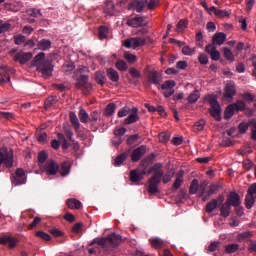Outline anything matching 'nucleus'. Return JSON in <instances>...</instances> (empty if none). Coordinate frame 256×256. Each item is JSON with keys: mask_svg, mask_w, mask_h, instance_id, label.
I'll use <instances>...</instances> for the list:
<instances>
[{"mask_svg": "<svg viewBox=\"0 0 256 256\" xmlns=\"http://www.w3.org/2000/svg\"><path fill=\"white\" fill-rule=\"evenodd\" d=\"M48 157L49 156L47 155V152L41 151L38 154V163H45V161H47Z\"/></svg>", "mask_w": 256, "mask_h": 256, "instance_id": "obj_63", "label": "nucleus"}, {"mask_svg": "<svg viewBox=\"0 0 256 256\" xmlns=\"http://www.w3.org/2000/svg\"><path fill=\"white\" fill-rule=\"evenodd\" d=\"M249 125H250L249 122L248 123H245V122L240 123L238 126L239 133H241L242 135L244 133H247V130L249 129Z\"/></svg>", "mask_w": 256, "mask_h": 256, "instance_id": "obj_55", "label": "nucleus"}, {"mask_svg": "<svg viewBox=\"0 0 256 256\" xmlns=\"http://www.w3.org/2000/svg\"><path fill=\"white\" fill-rule=\"evenodd\" d=\"M95 81L98 85L103 87L107 83V78L105 77V72L98 71L95 73Z\"/></svg>", "mask_w": 256, "mask_h": 256, "instance_id": "obj_25", "label": "nucleus"}, {"mask_svg": "<svg viewBox=\"0 0 256 256\" xmlns=\"http://www.w3.org/2000/svg\"><path fill=\"white\" fill-rule=\"evenodd\" d=\"M78 117L81 123H89V113L85 109H80L78 113Z\"/></svg>", "mask_w": 256, "mask_h": 256, "instance_id": "obj_37", "label": "nucleus"}, {"mask_svg": "<svg viewBox=\"0 0 256 256\" xmlns=\"http://www.w3.org/2000/svg\"><path fill=\"white\" fill-rule=\"evenodd\" d=\"M236 94L237 90H235V86H233L232 84H226L224 94L225 99H233V97H235Z\"/></svg>", "mask_w": 256, "mask_h": 256, "instance_id": "obj_20", "label": "nucleus"}, {"mask_svg": "<svg viewBox=\"0 0 256 256\" xmlns=\"http://www.w3.org/2000/svg\"><path fill=\"white\" fill-rule=\"evenodd\" d=\"M248 195H252L253 197H256V183H253L250 185L247 191Z\"/></svg>", "mask_w": 256, "mask_h": 256, "instance_id": "obj_64", "label": "nucleus"}, {"mask_svg": "<svg viewBox=\"0 0 256 256\" xmlns=\"http://www.w3.org/2000/svg\"><path fill=\"white\" fill-rule=\"evenodd\" d=\"M200 97H201V93L199 92V90H194L187 97V101L190 104L197 103L199 101Z\"/></svg>", "mask_w": 256, "mask_h": 256, "instance_id": "obj_28", "label": "nucleus"}, {"mask_svg": "<svg viewBox=\"0 0 256 256\" xmlns=\"http://www.w3.org/2000/svg\"><path fill=\"white\" fill-rule=\"evenodd\" d=\"M124 59L131 65H133V63H137V56L129 52L124 53Z\"/></svg>", "mask_w": 256, "mask_h": 256, "instance_id": "obj_47", "label": "nucleus"}, {"mask_svg": "<svg viewBox=\"0 0 256 256\" xmlns=\"http://www.w3.org/2000/svg\"><path fill=\"white\" fill-rule=\"evenodd\" d=\"M198 61L200 65H207V63H209V57L206 56V54L201 53L198 56Z\"/></svg>", "mask_w": 256, "mask_h": 256, "instance_id": "obj_59", "label": "nucleus"}, {"mask_svg": "<svg viewBox=\"0 0 256 256\" xmlns=\"http://www.w3.org/2000/svg\"><path fill=\"white\" fill-rule=\"evenodd\" d=\"M100 114L97 111H93L89 116V121L91 122V125H95L97 121L99 120Z\"/></svg>", "mask_w": 256, "mask_h": 256, "instance_id": "obj_51", "label": "nucleus"}, {"mask_svg": "<svg viewBox=\"0 0 256 256\" xmlns=\"http://www.w3.org/2000/svg\"><path fill=\"white\" fill-rule=\"evenodd\" d=\"M4 163L7 169H11L13 167V154L9 152H0V167Z\"/></svg>", "mask_w": 256, "mask_h": 256, "instance_id": "obj_9", "label": "nucleus"}, {"mask_svg": "<svg viewBox=\"0 0 256 256\" xmlns=\"http://www.w3.org/2000/svg\"><path fill=\"white\" fill-rule=\"evenodd\" d=\"M104 13L113 17L115 15V3L113 1H107L104 7Z\"/></svg>", "mask_w": 256, "mask_h": 256, "instance_id": "obj_24", "label": "nucleus"}, {"mask_svg": "<svg viewBox=\"0 0 256 256\" xmlns=\"http://www.w3.org/2000/svg\"><path fill=\"white\" fill-rule=\"evenodd\" d=\"M204 100L208 101L211 106L209 113L213 119H215V121H221V105H219V102L217 101V96L213 94L207 95L204 97Z\"/></svg>", "mask_w": 256, "mask_h": 256, "instance_id": "obj_4", "label": "nucleus"}, {"mask_svg": "<svg viewBox=\"0 0 256 256\" xmlns=\"http://www.w3.org/2000/svg\"><path fill=\"white\" fill-rule=\"evenodd\" d=\"M69 117H70V123L75 129V132L79 133V129H81V123H79V118H77V114H75V112H70Z\"/></svg>", "mask_w": 256, "mask_h": 256, "instance_id": "obj_18", "label": "nucleus"}, {"mask_svg": "<svg viewBox=\"0 0 256 256\" xmlns=\"http://www.w3.org/2000/svg\"><path fill=\"white\" fill-rule=\"evenodd\" d=\"M58 141H60L62 145V149L67 150L70 147V143H75V140L73 139V130L69 128L64 129V134L63 133H58L57 134ZM68 139V141H67Z\"/></svg>", "mask_w": 256, "mask_h": 256, "instance_id": "obj_5", "label": "nucleus"}, {"mask_svg": "<svg viewBox=\"0 0 256 256\" xmlns=\"http://www.w3.org/2000/svg\"><path fill=\"white\" fill-rule=\"evenodd\" d=\"M182 53H183V55H188V56L194 55L195 54V48H191L189 46H184L182 48Z\"/></svg>", "mask_w": 256, "mask_h": 256, "instance_id": "obj_57", "label": "nucleus"}, {"mask_svg": "<svg viewBox=\"0 0 256 256\" xmlns=\"http://www.w3.org/2000/svg\"><path fill=\"white\" fill-rule=\"evenodd\" d=\"M158 139L160 143H167L169 141V134H167V132H161L158 135Z\"/></svg>", "mask_w": 256, "mask_h": 256, "instance_id": "obj_62", "label": "nucleus"}, {"mask_svg": "<svg viewBox=\"0 0 256 256\" xmlns=\"http://www.w3.org/2000/svg\"><path fill=\"white\" fill-rule=\"evenodd\" d=\"M27 15L29 17H34V18H39V17H42L43 14L41 13V10H37L35 8H30L26 11Z\"/></svg>", "mask_w": 256, "mask_h": 256, "instance_id": "obj_41", "label": "nucleus"}, {"mask_svg": "<svg viewBox=\"0 0 256 256\" xmlns=\"http://www.w3.org/2000/svg\"><path fill=\"white\" fill-rule=\"evenodd\" d=\"M149 243H151L154 249H163L165 247V242L161 238L149 239Z\"/></svg>", "mask_w": 256, "mask_h": 256, "instance_id": "obj_27", "label": "nucleus"}, {"mask_svg": "<svg viewBox=\"0 0 256 256\" xmlns=\"http://www.w3.org/2000/svg\"><path fill=\"white\" fill-rule=\"evenodd\" d=\"M217 17H219L220 19H225V17H229V15H231L230 11L227 10H217L216 14Z\"/></svg>", "mask_w": 256, "mask_h": 256, "instance_id": "obj_53", "label": "nucleus"}, {"mask_svg": "<svg viewBox=\"0 0 256 256\" xmlns=\"http://www.w3.org/2000/svg\"><path fill=\"white\" fill-rule=\"evenodd\" d=\"M226 203H228L230 207H239V205H241V197L237 192H230L227 197Z\"/></svg>", "mask_w": 256, "mask_h": 256, "instance_id": "obj_16", "label": "nucleus"}, {"mask_svg": "<svg viewBox=\"0 0 256 256\" xmlns=\"http://www.w3.org/2000/svg\"><path fill=\"white\" fill-rule=\"evenodd\" d=\"M33 53L20 51L14 56V61H18L20 65H25L28 61H31Z\"/></svg>", "mask_w": 256, "mask_h": 256, "instance_id": "obj_12", "label": "nucleus"}, {"mask_svg": "<svg viewBox=\"0 0 256 256\" xmlns=\"http://www.w3.org/2000/svg\"><path fill=\"white\" fill-rule=\"evenodd\" d=\"M181 185H183V174H178L173 183L172 191H177V189H180Z\"/></svg>", "mask_w": 256, "mask_h": 256, "instance_id": "obj_35", "label": "nucleus"}, {"mask_svg": "<svg viewBox=\"0 0 256 256\" xmlns=\"http://www.w3.org/2000/svg\"><path fill=\"white\" fill-rule=\"evenodd\" d=\"M219 207V204H217V200L212 199L210 202L206 205V213H213L215 209Z\"/></svg>", "mask_w": 256, "mask_h": 256, "instance_id": "obj_30", "label": "nucleus"}, {"mask_svg": "<svg viewBox=\"0 0 256 256\" xmlns=\"http://www.w3.org/2000/svg\"><path fill=\"white\" fill-rule=\"evenodd\" d=\"M153 159H155V153H151L141 160L140 165L137 169H134L130 172V181L132 183H141L146 175H151L148 179V193L150 195H157L159 193V184L161 183V178L164 175L163 172V163H155L150 169V165L153 164Z\"/></svg>", "mask_w": 256, "mask_h": 256, "instance_id": "obj_1", "label": "nucleus"}, {"mask_svg": "<svg viewBox=\"0 0 256 256\" xmlns=\"http://www.w3.org/2000/svg\"><path fill=\"white\" fill-rule=\"evenodd\" d=\"M227 40V35L223 32L216 33L212 38V43L214 45H223Z\"/></svg>", "mask_w": 256, "mask_h": 256, "instance_id": "obj_17", "label": "nucleus"}, {"mask_svg": "<svg viewBox=\"0 0 256 256\" xmlns=\"http://www.w3.org/2000/svg\"><path fill=\"white\" fill-rule=\"evenodd\" d=\"M51 45H53L51 40L42 39L38 42V49H40V51H49V49H51Z\"/></svg>", "mask_w": 256, "mask_h": 256, "instance_id": "obj_22", "label": "nucleus"}, {"mask_svg": "<svg viewBox=\"0 0 256 256\" xmlns=\"http://www.w3.org/2000/svg\"><path fill=\"white\" fill-rule=\"evenodd\" d=\"M221 245V242L219 241H214L208 246V251L210 253H214V251H217L219 249V246Z\"/></svg>", "mask_w": 256, "mask_h": 256, "instance_id": "obj_56", "label": "nucleus"}, {"mask_svg": "<svg viewBox=\"0 0 256 256\" xmlns=\"http://www.w3.org/2000/svg\"><path fill=\"white\" fill-rule=\"evenodd\" d=\"M115 67L116 69H118V71H121L122 73H125V71L129 69V65H127V62H125L124 60H117L115 63Z\"/></svg>", "mask_w": 256, "mask_h": 256, "instance_id": "obj_31", "label": "nucleus"}, {"mask_svg": "<svg viewBox=\"0 0 256 256\" xmlns=\"http://www.w3.org/2000/svg\"><path fill=\"white\" fill-rule=\"evenodd\" d=\"M66 205L69 209H81V201L75 199V198H70L66 201Z\"/></svg>", "mask_w": 256, "mask_h": 256, "instance_id": "obj_26", "label": "nucleus"}, {"mask_svg": "<svg viewBox=\"0 0 256 256\" xmlns=\"http://www.w3.org/2000/svg\"><path fill=\"white\" fill-rule=\"evenodd\" d=\"M208 185L209 182H207V180H204L200 184H198V191L200 193V197H203V195H205V193L207 192Z\"/></svg>", "mask_w": 256, "mask_h": 256, "instance_id": "obj_43", "label": "nucleus"}, {"mask_svg": "<svg viewBox=\"0 0 256 256\" xmlns=\"http://www.w3.org/2000/svg\"><path fill=\"white\" fill-rule=\"evenodd\" d=\"M36 237H40V239H43L44 241H51V235L43 231H37Z\"/></svg>", "mask_w": 256, "mask_h": 256, "instance_id": "obj_54", "label": "nucleus"}, {"mask_svg": "<svg viewBox=\"0 0 256 256\" xmlns=\"http://www.w3.org/2000/svg\"><path fill=\"white\" fill-rule=\"evenodd\" d=\"M45 52H40L32 61V65L37 66V71L42 73L44 77H51L53 73V65L49 60H45Z\"/></svg>", "mask_w": 256, "mask_h": 256, "instance_id": "obj_3", "label": "nucleus"}, {"mask_svg": "<svg viewBox=\"0 0 256 256\" xmlns=\"http://www.w3.org/2000/svg\"><path fill=\"white\" fill-rule=\"evenodd\" d=\"M239 247V244H229L225 247V251L228 255H231L233 253H237V251H239Z\"/></svg>", "mask_w": 256, "mask_h": 256, "instance_id": "obj_42", "label": "nucleus"}, {"mask_svg": "<svg viewBox=\"0 0 256 256\" xmlns=\"http://www.w3.org/2000/svg\"><path fill=\"white\" fill-rule=\"evenodd\" d=\"M55 105V96H49L45 101H44V109L45 111H49L51 107Z\"/></svg>", "mask_w": 256, "mask_h": 256, "instance_id": "obj_39", "label": "nucleus"}, {"mask_svg": "<svg viewBox=\"0 0 256 256\" xmlns=\"http://www.w3.org/2000/svg\"><path fill=\"white\" fill-rule=\"evenodd\" d=\"M139 139V134H134L128 137L127 145H135Z\"/></svg>", "mask_w": 256, "mask_h": 256, "instance_id": "obj_60", "label": "nucleus"}, {"mask_svg": "<svg viewBox=\"0 0 256 256\" xmlns=\"http://www.w3.org/2000/svg\"><path fill=\"white\" fill-rule=\"evenodd\" d=\"M98 33L100 39H107V35H109V28H107V26H100Z\"/></svg>", "mask_w": 256, "mask_h": 256, "instance_id": "obj_46", "label": "nucleus"}, {"mask_svg": "<svg viewBox=\"0 0 256 256\" xmlns=\"http://www.w3.org/2000/svg\"><path fill=\"white\" fill-rule=\"evenodd\" d=\"M18 240L13 236L4 235L0 238V245H8L9 249H15L17 247Z\"/></svg>", "mask_w": 256, "mask_h": 256, "instance_id": "obj_15", "label": "nucleus"}, {"mask_svg": "<svg viewBox=\"0 0 256 256\" xmlns=\"http://www.w3.org/2000/svg\"><path fill=\"white\" fill-rule=\"evenodd\" d=\"M107 77L112 81L113 83H117L119 81V72L113 68H108L107 71Z\"/></svg>", "mask_w": 256, "mask_h": 256, "instance_id": "obj_21", "label": "nucleus"}, {"mask_svg": "<svg viewBox=\"0 0 256 256\" xmlns=\"http://www.w3.org/2000/svg\"><path fill=\"white\" fill-rule=\"evenodd\" d=\"M123 241V238L119 234L111 233L107 235L105 238H95L90 243L91 246L98 245L100 249V253L103 251L104 254L109 253V251H112V249H115V247H119V244Z\"/></svg>", "mask_w": 256, "mask_h": 256, "instance_id": "obj_2", "label": "nucleus"}, {"mask_svg": "<svg viewBox=\"0 0 256 256\" xmlns=\"http://www.w3.org/2000/svg\"><path fill=\"white\" fill-rule=\"evenodd\" d=\"M117 109V106L115 105V103H109L107 106H106V109H105V117H111V115H113L115 113V110Z\"/></svg>", "mask_w": 256, "mask_h": 256, "instance_id": "obj_38", "label": "nucleus"}, {"mask_svg": "<svg viewBox=\"0 0 256 256\" xmlns=\"http://www.w3.org/2000/svg\"><path fill=\"white\" fill-rule=\"evenodd\" d=\"M139 109L137 107L132 108L131 114L124 120V125H133L139 121Z\"/></svg>", "mask_w": 256, "mask_h": 256, "instance_id": "obj_14", "label": "nucleus"}, {"mask_svg": "<svg viewBox=\"0 0 256 256\" xmlns=\"http://www.w3.org/2000/svg\"><path fill=\"white\" fill-rule=\"evenodd\" d=\"M220 215L224 218L231 215V206L229 205V203L225 202L224 204H222L220 208Z\"/></svg>", "mask_w": 256, "mask_h": 256, "instance_id": "obj_29", "label": "nucleus"}, {"mask_svg": "<svg viewBox=\"0 0 256 256\" xmlns=\"http://www.w3.org/2000/svg\"><path fill=\"white\" fill-rule=\"evenodd\" d=\"M193 129L194 131H203V129H205V120H200L194 123Z\"/></svg>", "mask_w": 256, "mask_h": 256, "instance_id": "obj_50", "label": "nucleus"}, {"mask_svg": "<svg viewBox=\"0 0 256 256\" xmlns=\"http://www.w3.org/2000/svg\"><path fill=\"white\" fill-rule=\"evenodd\" d=\"M125 133H127V129L125 127L122 128H116L114 130V135L115 137H123V135H125Z\"/></svg>", "mask_w": 256, "mask_h": 256, "instance_id": "obj_61", "label": "nucleus"}, {"mask_svg": "<svg viewBox=\"0 0 256 256\" xmlns=\"http://www.w3.org/2000/svg\"><path fill=\"white\" fill-rule=\"evenodd\" d=\"M175 85H177V82H175V80H167L161 85V89L162 91L173 90V87H175Z\"/></svg>", "mask_w": 256, "mask_h": 256, "instance_id": "obj_33", "label": "nucleus"}, {"mask_svg": "<svg viewBox=\"0 0 256 256\" xmlns=\"http://www.w3.org/2000/svg\"><path fill=\"white\" fill-rule=\"evenodd\" d=\"M126 25H128V27H133L134 29H137V27H145L147 23L145 22V19L143 17L136 16L134 18L128 19Z\"/></svg>", "mask_w": 256, "mask_h": 256, "instance_id": "obj_11", "label": "nucleus"}, {"mask_svg": "<svg viewBox=\"0 0 256 256\" xmlns=\"http://www.w3.org/2000/svg\"><path fill=\"white\" fill-rule=\"evenodd\" d=\"M12 185L17 187L18 185H25L27 183V178L17 177L15 174L11 177Z\"/></svg>", "mask_w": 256, "mask_h": 256, "instance_id": "obj_36", "label": "nucleus"}, {"mask_svg": "<svg viewBox=\"0 0 256 256\" xmlns=\"http://www.w3.org/2000/svg\"><path fill=\"white\" fill-rule=\"evenodd\" d=\"M59 169V164L53 160H48L45 165V171L47 175H57Z\"/></svg>", "mask_w": 256, "mask_h": 256, "instance_id": "obj_13", "label": "nucleus"}, {"mask_svg": "<svg viewBox=\"0 0 256 256\" xmlns=\"http://www.w3.org/2000/svg\"><path fill=\"white\" fill-rule=\"evenodd\" d=\"M145 153H147V146L141 145L140 147L133 150L131 154V160L133 163H137V161L145 156Z\"/></svg>", "mask_w": 256, "mask_h": 256, "instance_id": "obj_10", "label": "nucleus"}, {"mask_svg": "<svg viewBox=\"0 0 256 256\" xmlns=\"http://www.w3.org/2000/svg\"><path fill=\"white\" fill-rule=\"evenodd\" d=\"M147 79L149 83H152V85H156V87H159V85H161L163 81V76L157 70H152L148 73Z\"/></svg>", "mask_w": 256, "mask_h": 256, "instance_id": "obj_8", "label": "nucleus"}, {"mask_svg": "<svg viewBox=\"0 0 256 256\" xmlns=\"http://www.w3.org/2000/svg\"><path fill=\"white\" fill-rule=\"evenodd\" d=\"M224 57L227 59V61H230V63H233L235 61V56H233V52L229 48L224 49Z\"/></svg>", "mask_w": 256, "mask_h": 256, "instance_id": "obj_48", "label": "nucleus"}, {"mask_svg": "<svg viewBox=\"0 0 256 256\" xmlns=\"http://www.w3.org/2000/svg\"><path fill=\"white\" fill-rule=\"evenodd\" d=\"M255 196H252L251 194H248L246 195V198H245V205H246V209H251V207H253V205L255 204Z\"/></svg>", "mask_w": 256, "mask_h": 256, "instance_id": "obj_44", "label": "nucleus"}, {"mask_svg": "<svg viewBox=\"0 0 256 256\" xmlns=\"http://www.w3.org/2000/svg\"><path fill=\"white\" fill-rule=\"evenodd\" d=\"M71 173V164L67 161L61 163L60 165V175L62 177H67Z\"/></svg>", "mask_w": 256, "mask_h": 256, "instance_id": "obj_23", "label": "nucleus"}, {"mask_svg": "<svg viewBox=\"0 0 256 256\" xmlns=\"http://www.w3.org/2000/svg\"><path fill=\"white\" fill-rule=\"evenodd\" d=\"M129 155H131V150L121 153L115 158L114 165L116 167H119V165H122V163H125V161H127V157H129Z\"/></svg>", "mask_w": 256, "mask_h": 256, "instance_id": "obj_19", "label": "nucleus"}, {"mask_svg": "<svg viewBox=\"0 0 256 256\" xmlns=\"http://www.w3.org/2000/svg\"><path fill=\"white\" fill-rule=\"evenodd\" d=\"M129 74L134 79H141V72H139V70H137V68H135V67H132L129 69Z\"/></svg>", "mask_w": 256, "mask_h": 256, "instance_id": "obj_52", "label": "nucleus"}, {"mask_svg": "<svg viewBox=\"0 0 256 256\" xmlns=\"http://www.w3.org/2000/svg\"><path fill=\"white\" fill-rule=\"evenodd\" d=\"M232 105H234L236 111H245V108L247 107V104H245V101L243 100H237Z\"/></svg>", "mask_w": 256, "mask_h": 256, "instance_id": "obj_45", "label": "nucleus"}, {"mask_svg": "<svg viewBox=\"0 0 256 256\" xmlns=\"http://www.w3.org/2000/svg\"><path fill=\"white\" fill-rule=\"evenodd\" d=\"M197 191H199V180L194 179L190 184L189 193L190 195H197Z\"/></svg>", "mask_w": 256, "mask_h": 256, "instance_id": "obj_32", "label": "nucleus"}, {"mask_svg": "<svg viewBox=\"0 0 256 256\" xmlns=\"http://www.w3.org/2000/svg\"><path fill=\"white\" fill-rule=\"evenodd\" d=\"M146 43L147 39L144 37H133L126 39L123 42V45L126 47V49H137L138 47H144Z\"/></svg>", "mask_w": 256, "mask_h": 256, "instance_id": "obj_6", "label": "nucleus"}, {"mask_svg": "<svg viewBox=\"0 0 256 256\" xmlns=\"http://www.w3.org/2000/svg\"><path fill=\"white\" fill-rule=\"evenodd\" d=\"M235 105L230 104L227 106L225 112H224V118L225 119H231V117H233V115H235Z\"/></svg>", "mask_w": 256, "mask_h": 256, "instance_id": "obj_34", "label": "nucleus"}, {"mask_svg": "<svg viewBox=\"0 0 256 256\" xmlns=\"http://www.w3.org/2000/svg\"><path fill=\"white\" fill-rule=\"evenodd\" d=\"M187 29V21L186 20H180L177 24L176 31H185Z\"/></svg>", "mask_w": 256, "mask_h": 256, "instance_id": "obj_58", "label": "nucleus"}, {"mask_svg": "<svg viewBox=\"0 0 256 256\" xmlns=\"http://www.w3.org/2000/svg\"><path fill=\"white\" fill-rule=\"evenodd\" d=\"M9 29H11V23L9 22L3 23V20H2V22L0 23V35L3 33H7Z\"/></svg>", "mask_w": 256, "mask_h": 256, "instance_id": "obj_49", "label": "nucleus"}, {"mask_svg": "<svg viewBox=\"0 0 256 256\" xmlns=\"http://www.w3.org/2000/svg\"><path fill=\"white\" fill-rule=\"evenodd\" d=\"M84 88L85 91L89 92L93 89V84L89 83V76L81 74L76 80V88Z\"/></svg>", "mask_w": 256, "mask_h": 256, "instance_id": "obj_7", "label": "nucleus"}, {"mask_svg": "<svg viewBox=\"0 0 256 256\" xmlns=\"http://www.w3.org/2000/svg\"><path fill=\"white\" fill-rule=\"evenodd\" d=\"M222 188L223 186H221L220 184H211L208 189V194L217 195V193H219V190Z\"/></svg>", "mask_w": 256, "mask_h": 256, "instance_id": "obj_40", "label": "nucleus"}]
</instances>
